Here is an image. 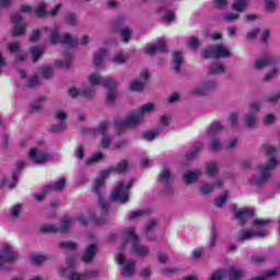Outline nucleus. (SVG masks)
Instances as JSON below:
<instances>
[{
  "label": "nucleus",
  "instance_id": "nucleus-1",
  "mask_svg": "<svg viewBox=\"0 0 280 280\" xmlns=\"http://www.w3.org/2000/svg\"><path fill=\"white\" fill-rule=\"evenodd\" d=\"M262 152L269 156V161L256 166L257 174H254L248 178V184L252 187H265L268 180H270L272 172H275V168L279 165V161L277 160V149L273 145L264 144Z\"/></svg>",
  "mask_w": 280,
  "mask_h": 280
},
{
  "label": "nucleus",
  "instance_id": "nucleus-2",
  "mask_svg": "<svg viewBox=\"0 0 280 280\" xmlns=\"http://www.w3.org/2000/svg\"><path fill=\"white\" fill-rule=\"evenodd\" d=\"M155 110L156 105L154 103H147L141 106L139 112L131 113L125 118H117L114 124L117 135H121V132L128 128H137V126H141V124H143L144 115L154 113Z\"/></svg>",
  "mask_w": 280,
  "mask_h": 280
},
{
  "label": "nucleus",
  "instance_id": "nucleus-3",
  "mask_svg": "<svg viewBox=\"0 0 280 280\" xmlns=\"http://www.w3.org/2000/svg\"><path fill=\"white\" fill-rule=\"evenodd\" d=\"M124 233L127 237L124 246H126V244H130L132 253L138 257H148L150 255V247L141 245V240H139V236L135 234V228L126 229Z\"/></svg>",
  "mask_w": 280,
  "mask_h": 280
},
{
  "label": "nucleus",
  "instance_id": "nucleus-4",
  "mask_svg": "<svg viewBox=\"0 0 280 280\" xmlns=\"http://www.w3.org/2000/svg\"><path fill=\"white\" fill-rule=\"evenodd\" d=\"M50 43L54 45H68V47H78V38L72 37L71 34L65 33L60 35V26H55L50 33Z\"/></svg>",
  "mask_w": 280,
  "mask_h": 280
},
{
  "label": "nucleus",
  "instance_id": "nucleus-5",
  "mask_svg": "<svg viewBox=\"0 0 280 280\" xmlns=\"http://www.w3.org/2000/svg\"><path fill=\"white\" fill-rule=\"evenodd\" d=\"M135 183L133 179L124 184V182H119L116 189L112 192L110 198L116 202H120L121 205H126L128 202V191L132 184Z\"/></svg>",
  "mask_w": 280,
  "mask_h": 280
},
{
  "label": "nucleus",
  "instance_id": "nucleus-6",
  "mask_svg": "<svg viewBox=\"0 0 280 280\" xmlns=\"http://www.w3.org/2000/svg\"><path fill=\"white\" fill-rule=\"evenodd\" d=\"M106 177H104V171L101 173V176L95 180L94 184V191L98 195V206L102 211V215H108V210L110 209V205L104 200V197H102V194L100 192L102 187H104Z\"/></svg>",
  "mask_w": 280,
  "mask_h": 280
},
{
  "label": "nucleus",
  "instance_id": "nucleus-7",
  "mask_svg": "<svg viewBox=\"0 0 280 280\" xmlns=\"http://www.w3.org/2000/svg\"><path fill=\"white\" fill-rule=\"evenodd\" d=\"M202 58H231V50L224 44H218L203 50Z\"/></svg>",
  "mask_w": 280,
  "mask_h": 280
},
{
  "label": "nucleus",
  "instance_id": "nucleus-8",
  "mask_svg": "<svg viewBox=\"0 0 280 280\" xmlns=\"http://www.w3.org/2000/svg\"><path fill=\"white\" fill-rule=\"evenodd\" d=\"M215 89H218V81L210 80V81H206L201 85H197L192 88L189 91V94L195 95V97H202L205 95H208L210 91H215Z\"/></svg>",
  "mask_w": 280,
  "mask_h": 280
},
{
  "label": "nucleus",
  "instance_id": "nucleus-9",
  "mask_svg": "<svg viewBox=\"0 0 280 280\" xmlns=\"http://www.w3.org/2000/svg\"><path fill=\"white\" fill-rule=\"evenodd\" d=\"M116 261L117 264H119L120 266H122L120 275L122 277H126L127 279H129V277H132V275H135V261L133 260H126V256L124 254H118L116 256Z\"/></svg>",
  "mask_w": 280,
  "mask_h": 280
},
{
  "label": "nucleus",
  "instance_id": "nucleus-10",
  "mask_svg": "<svg viewBox=\"0 0 280 280\" xmlns=\"http://www.w3.org/2000/svg\"><path fill=\"white\" fill-rule=\"evenodd\" d=\"M73 219L65 218L61 220V226L47 224L43 226L45 233H67L73 226Z\"/></svg>",
  "mask_w": 280,
  "mask_h": 280
},
{
  "label": "nucleus",
  "instance_id": "nucleus-11",
  "mask_svg": "<svg viewBox=\"0 0 280 280\" xmlns=\"http://www.w3.org/2000/svg\"><path fill=\"white\" fill-rule=\"evenodd\" d=\"M11 23L13 25L12 36H25L27 24L23 22V15L21 13L11 15Z\"/></svg>",
  "mask_w": 280,
  "mask_h": 280
},
{
  "label": "nucleus",
  "instance_id": "nucleus-12",
  "mask_svg": "<svg viewBox=\"0 0 280 280\" xmlns=\"http://www.w3.org/2000/svg\"><path fill=\"white\" fill-rule=\"evenodd\" d=\"M68 117L69 115L67 114V112L62 109H57L55 112V119L59 121V124L51 126L50 128L51 132H55L56 135L63 132L65 129L67 128V124L65 121H67Z\"/></svg>",
  "mask_w": 280,
  "mask_h": 280
},
{
  "label": "nucleus",
  "instance_id": "nucleus-13",
  "mask_svg": "<svg viewBox=\"0 0 280 280\" xmlns=\"http://www.w3.org/2000/svg\"><path fill=\"white\" fill-rule=\"evenodd\" d=\"M128 167H130V162L128 160H121L114 166H109L105 171H103L104 178H108L110 174H126L128 172Z\"/></svg>",
  "mask_w": 280,
  "mask_h": 280
},
{
  "label": "nucleus",
  "instance_id": "nucleus-14",
  "mask_svg": "<svg viewBox=\"0 0 280 280\" xmlns=\"http://www.w3.org/2000/svg\"><path fill=\"white\" fill-rule=\"evenodd\" d=\"M280 56H276L272 54H265L261 58L257 59L254 65V69L261 70L266 69V67L270 65H277L279 62Z\"/></svg>",
  "mask_w": 280,
  "mask_h": 280
},
{
  "label": "nucleus",
  "instance_id": "nucleus-15",
  "mask_svg": "<svg viewBox=\"0 0 280 280\" xmlns=\"http://www.w3.org/2000/svg\"><path fill=\"white\" fill-rule=\"evenodd\" d=\"M30 159L33 163H37V165H43V163H47V161H51V154L40 151L36 148L31 149Z\"/></svg>",
  "mask_w": 280,
  "mask_h": 280
},
{
  "label": "nucleus",
  "instance_id": "nucleus-16",
  "mask_svg": "<svg viewBox=\"0 0 280 280\" xmlns=\"http://www.w3.org/2000/svg\"><path fill=\"white\" fill-rule=\"evenodd\" d=\"M110 130V122H102L96 130H93L94 135H102V147L108 148L112 143L110 138L107 136Z\"/></svg>",
  "mask_w": 280,
  "mask_h": 280
},
{
  "label": "nucleus",
  "instance_id": "nucleus-17",
  "mask_svg": "<svg viewBox=\"0 0 280 280\" xmlns=\"http://www.w3.org/2000/svg\"><path fill=\"white\" fill-rule=\"evenodd\" d=\"M254 237H266V230H260L257 232L242 230L237 235V242H246L248 240H253Z\"/></svg>",
  "mask_w": 280,
  "mask_h": 280
},
{
  "label": "nucleus",
  "instance_id": "nucleus-18",
  "mask_svg": "<svg viewBox=\"0 0 280 280\" xmlns=\"http://www.w3.org/2000/svg\"><path fill=\"white\" fill-rule=\"evenodd\" d=\"M69 95L73 98L80 97V95L81 97L90 98L95 96V90L93 88H85L82 90H78L77 88H70Z\"/></svg>",
  "mask_w": 280,
  "mask_h": 280
},
{
  "label": "nucleus",
  "instance_id": "nucleus-19",
  "mask_svg": "<svg viewBox=\"0 0 280 280\" xmlns=\"http://www.w3.org/2000/svg\"><path fill=\"white\" fill-rule=\"evenodd\" d=\"M167 51V46H165V39H159L158 44L147 46L148 56H154L156 54H165Z\"/></svg>",
  "mask_w": 280,
  "mask_h": 280
},
{
  "label": "nucleus",
  "instance_id": "nucleus-20",
  "mask_svg": "<svg viewBox=\"0 0 280 280\" xmlns=\"http://www.w3.org/2000/svg\"><path fill=\"white\" fill-rule=\"evenodd\" d=\"M105 89H107V102L113 104L117 100V82L113 79H107L105 82Z\"/></svg>",
  "mask_w": 280,
  "mask_h": 280
},
{
  "label": "nucleus",
  "instance_id": "nucleus-21",
  "mask_svg": "<svg viewBox=\"0 0 280 280\" xmlns=\"http://www.w3.org/2000/svg\"><path fill=\"white\" fill-rule=\"evenodd\" d=\"M222 185H224V180L222 178H218L213 184L201 185L199 191L203 196H209V194L213 192L214 189H220Z\"/></svg>",
  "mask_w": 280,
  "mask_h": 280
},
{
  "label": "nucleus",
  "instance_id": "nucleus-22",
  "mask_svg": "<svg viewBox=\"0 0 280 280\" xmlns=\"http://www.w3.org/2000/svg\"><path fill=\"white\" fill-rule=\"evenodd\" d=\"M225 277L230 280H241L243 277H246V271L237 267H229L225 271Z\"/></svg>",
  "mask_w": 280,
  "mask_h": 280
},
{
  "label": "nucleus",
  "instance_id": "nucleus-23",
  "mask_svg": "<svg viewBox=\"0 0 280 280\" xmlns=\"http://www.w3.org/2000/svg\"><path fill=\"white\" fill-rule=\"evenodd\" d=\"M95 255H97V245L91 244L85 248L82 255V261H84V264H91V261L95 259Z\"/></svg>",
  "mask_w": 280,
  "mask_h": 280
},
{
  "label": "nucleus",
  "instance_id": "nucleus-24",
  "mask_svg": "<svg viewBox=\"0 0 280 280\" xmlns=\"http://www.w3.org/2000/svg\"><path fill=\"white\" fill-rule=\"evenodd\" d=\"M202 172L200 170H196V171H187L186 173H184V183H186V185H191L194 183H198V179L200 178Z\"/></svg>",
  "mask_w": 280,
  "mask_h": 280
},
{
  "label": "nucleus",
  "instance_id": "nucleus-25",
  "mask_svg": "<svg viewBox=\"0 0 280 280\" xmlns=\"http://www.w3.org/2000/svg\"><path fill=\"white\" fill-rule=\"evenodd\" d=\"M234 215L236 220L238 221V224H246L248 218H252L253 210H237L234 212Z\"/></svg>",
  "mask_w": 280,
  "mask_h": 280
},
{
  "label": "nucleus",
  "instance_id": "nucleus-26",
  "mask_svg": "<svg viewBox=\"0 0 280 280\" xmlns=\"http://www.w3.org/2000/svg\"><path fill=\"white\" fill-rule=\"evenodd\" d=\"M224 130V126L220 122H212L207 130V135L210 139H215L218 132H222Z\"/></svg>",
  "mask_w": 280,
  "mask_h": 280
},
{
  "label": "nucleus",
  "instance_id": "nucleus-27",
  "mask_svg": "<svg viewBox=\"0 0 280 280\" xmlns=\"http://www.w3.org/2000/svg\"><path fill=\"white\" fill-rule=\"evenodd\" d=\"M150 215V209H140L129 213V220L135 222L141 220L142 218H148Z\"/></svg>",
  "mask_w": 280,
  "mask_h": 280
},
{
  "label": "nucleus",
  "instance_id": "nucleus-28",
  "mask_svg": "<svg viewBox=\"0 0 280 280\" xmlns=\"http://www.w3.org/2000/svg\"><path fill=\"white\" fill-rule=\"evenodd\" d=\"M107 81L108 80H103L100 73H92L88 77V82L92 86H97L100 84H104V86H106Z\"/></svg>",
  "mask_w": 280,
  "mask_h": 280
},
{
  "label": "nucleus",
  "instance_id": "nucleus-29",
  "mask_svg": "<svg viewBox=\"0 0 280 280\" xmlns=\"http://www.w3.org/2000/svg\"><path fill=\"white\" fill-rule=\"evenodd\" d=\"M3 259L4 261H15V259H19V254L13 252L10 246L4 245L3 246Z\"/></svg>",
  "mask_w": 280,
  "mask_h": 280
},
{
  "label": "nucleus",
  "instance_id": "nucleus-30",
  "mask_svg": "<svg viewBox=\"0 0 280 280\" xmlns=\"http://www.w3.org/2000/svg\"><path fill=\"white\" fill-rule=\"evenodd\" d=\"M218 172H220V168L218 167V162H207L206 163V174L207 176H218Z\"/></svg>",
  "mask_w": 280,
  "mask_h": 280
},
{
  "label": "nucleus",
  "instance_id": "nucleus-31",
  "mask_svg": "<svg viewBox=\"0 0 280 280\" xmlns=\"http://www.w3.org/2000/svg\"><path fill=\"white\" fill-rule=\"evenodd\" d=\"M245 128H254L257 124V114H245L244 116Z\"/></svg>",
  "mask_w": 280,
  "mask_h": 280
},
{
  "label": "nucleus",
  "instance_id": "nucleus-32",
  "mask_svg": "<svg viewBox=\"0 0 280 280\" xmlns=\"http://www.w3.org/2000/svg\"><path fill=\"white\" fill-rule=\"evenodd\" d=\"M35 15L38 16V19H45L46 16H49L47 4H45V2H42L36 7Z\"/></svg>",
  "mask_w": 280,
  "mask_h": 280
},
{
  "label": "nucleus",
  "instance_id": "nucleus-33",
  "mask_svg": "<svg viewBox=\"0 0 280 280\" xmlns=\"http://www.w3.org/2000/svg\"><path fill=\"white\" fill-rule=\"evenodd\" d=\"M173 65L175 73H180V66L183 65V55H180V52L173 55Z\"/></svg>",
  "mask_w": 280,
  "mask_h": 280
},
{
  "label": "nucleus",
  "instance_id": "nucleus-34",
  "mask_svg": "<svg viewBox=\"0 0 280 280\" xmlns=\"http://www.w3.org/2000/svg\"><path fill=\"white\" fill-rule=\"evenodd\" d=\"M65 185H67V180L65 178H61L57 182H55L54 184L51 185H48L47 187L48 190L51 192V191H62V189H65Z\"/></svg>",
  "mask_w": 280,
  "mask_h": 280
},
{
  "label": "nucleus",
  "instance_id": "nucleus-35",
  "mask_svg": "<svg viewBox=\"0 0 280 280\" xmlns=\"http://www.w3.org/2000/svg\"><path fill=\"white\" fill-rule=\"evenodd\" d=\"M106 60V49L101 48L94 54V65L100 66Z\"/></svg>",
  "mask_w": 280,
  "mask_h": 280
},
{
  "label": "nucleus",
  "instance_id": "nucleus-36",
  "mask_svg": "<svg viewBox=\"0 0 280 280\" xmlns=\"http://www.w3.org/2000/svg\"><path fill=\"white\" fill-rule=\"evenodd\" d=\"M247 7L248 0H236L232 4V10H234L235 12H244V10H246Z\"/></svg>",
  "mask_w": 280,
  "mask_h": 280
},
{
  "label": "nucleus",
  "instance_id": "nucleus-37",
  "mask_svg": "<svg viewBox=\"0 0 280 280\" xmlns=\"http://www.w3.org/2000/svg\"><path fill=\"white\" fill-rule=\"evenodd\" d=\"M226 71V68H224V65L221 62L213 63L210 67L209 73H212L213 75H218L220 73H224Z\"/></svg>",
  "mask_w": 280,
  "mask_h": 280
},
{
  "label": "nucleus",
  "instance_id": "nucleus-38",
  "mask_svg": "<svg viewBox=\"0 0 280 280\" xmlns=\"http://www.w3.org/2000/svg\"><path fill=\"white\" fill-rule=\"evenodd\" d=\"M104 160V154L102 152L94 153L90 159L85 161V165H95L96 163H100V161Z\"/></svg>",
  "mask_w": 280,
  "mask_h": 280
},
{
  "label": "nucleus",
  "instance_id": "nucleus-39",
  "mask_svg": "<svg viewBox=\"0 0 280 280\" xmlns=\"http://www.w3.org/2000/svg\"><path fill=\"white\" fill-rule=\"evenodd\" d=\"M118 32L124 43H128V40H130V37L132 36V31H130V27L124 26L119 28Z\"/></svg>",
  "mask_w": 280,
  "mask_h": 280
},
{
  "label": "nucleus",
  "instance_id": "nucleus-40",
  "mask_svg": "<svg viewBox=\"0 0 280 280\" xmlns=\"http://www.w3.org/2000/svg\"><path fill=\"white\" fill-rule=\"evenodd\" d=\"M60 248L63 250H75L78 248V244H75L73 241H63L59 243Z\"/></svg>",
  "mask_w": 280,
  "mask_h": 280
},
{
  "label": "nucleus",
  "instance_id": "nucleus-41",
  "mask_svg": "<svg viewBox=\"0 0 280 280\" xmlns=\"http://www.w3.org/2000/svg\"><path fill=\"white\" fill-rule=\"evenodd\" d=\"M31 54L33 56V62H38V58L45 54V50L40 47L34 46L31 48Z\"/></svg>",
  "mask_w": 280,
  "mask_h": 280
},
{
  "label": "nucleus",
  "instance_id": "nucleus-42",
  "mask_svg": "<svg viewBox=\"0 0 280 280\" xmlns=\"http://www.w3.org/2000/svg\"><path fill=\"white\" fill-rule=\"evenodd\" d=\"M228 198H229V191H224L219 198L214 200V206L218 207L219 209L224 207Z\"/></svg>",
  "mask_w": 280,
  "mask_h": 280
},
{
  "label": "nucleus",
  "instance_id": "nucleus-43",
  "mask_svg": "<svg viewBox=\"0 0 280 280\" xmlns=\"http://www.w3.org/2000/svg\"><path fill=\"white\" fill-rule=\"evenodd\" d=\"M200 150H202V144H195L192 150L188 151V153L186 154L187 159H194L195 156H198V154H200Z\"/></svg>",
  "mask_w": 280,
  "mask_h": 280
},
{
  "label": "nucleus",
  "instance_id": "nucleus-44",
  "mask_svg": "<svg viewBox=\"0 0 280 280\" xmlns=\"http://www.w3.org/2000/svg\"><path fill=\"white\" fill-rule=\"evenodd\" d=\"M267 260L268 256L266 255H255L250 258V264H253V266H259V264H264Z\"/></svg>",
  "mask_w": 280,
  "mask_h": 280
},
{
  "label": "nucleus",
  "instance_id": "nucleus-45",
  "mask_svg": "<svg viewBox=\"0 0 280 280\" xmlns=\"http://www.w3.org/2000/svg\"><path fill=\"white\" fill-rule=\"evenodd\" d=\"M217 242H218V230H215V228H212L210 240L208 242L209 248L215 247Z\"/></svg>",
  "mask_w": 280,
  "mask_h": 280
},
{
  "label": "nucleus",
  "instance_id": "nucleus-46",
  "mask_svg": "<svg viewBox=\"0 0 280 280\" xmlns=\"http://www.w3.org/2000/svg\"><path fill=\"white\" fill-rule=\"evenodd\" d=\"M113 62L124 65V62H128V56L124 55V52H117L113 58Z\"/></svg>",
  "mask_w": 280,
  "mask_h": 280
},
{
  "label": "nucleus",
  "instance_id": "nucleus-47",
  "mask_svg": "<svg viewBox=\"0 0 280 280\" xmlns=\"http://www.w3.org/2000/svg\"><path fill=\"white\" fill-rule=\"evenodd\" d=\"M159 178L161 180V183H170L171 178H172V173L170 172V170L164 168L161 174L159 175Z\"/></svg>",
  "mask_w": 280,
  "mask_h": 280
},
{
  "label": "nucleus",
  "instance_id": "nucleus-48",
  "mask_svg": "<svg viewBox=\"0 0 280 280\" xmlns=\"http://www.w3.org/2000/svg\"><path fill=\"white\" fill-rule=\"evenodd\" d=\"M266 102H269L270 104H277V102H279L280 100V92L276 91L272 94H269L266 96Z\"/></svg>",
  "mask_w": 280,
  "mask_h": 280
},
{
  "label": "nucleus",
  "instance_id": "nucleus-49",
  "mask_svg": "<svg viewBox=\"0 0 280 280\" xmlns=\"http://www.w3.org/2000/svg\"><path fill=\"white\" fill-rule=\"evenodd\" d=\"M65 21L67 23V25H78V18L75 16L74 13H68L66 16H65Z\"/></svg>",
  "mask_w": 280,
  "mask_h": 280
},
{
  "label": "nucleus",
  "instance_id": "nucleus-50",
  "mask_svg": "<svg viewBox=\"0 0 280 280\" xmlns=\"http://www.w3.org/2000/svg\"><path fill=\"white\" fill-rule=\"evenodd\" d=\"M276 75H279V68H273L270 72L265 74L262 82H270V80H273Z\"/></svg>",
  "mask_w": 280,
  "mask_h": 280
},
{
  "label": "nucleus",
  "instance_id": "nucleus-51",
  "mask_svg": "<svg viewBox=\"0 0 280 280\" xmlns=\"http://www.w3.org/2000/svg\"><path fill=\"white\" fill-rule=\"evenodd\" d=\"M46 194H50V191H49V186H45V187L43 188L42 194H35V195H34V198H35V200H37V202H43V200H45Z\"/></svg>",
  "mask_w": 280,
  "mask_h": 280
},
{
  "label": "nucleus",
  "instance_id": "nucleus-52",
  "mask_svg": "<svg viewBox=\"0 0 280 280\" xmlns=\"http://www.w3.org/2000/svg\"><path fill=\"white\" fill-rule=\"evenodd\" d=\"M159 226V220L152 219L150 222L147 223L144 231L145 233H150L151 231H154Z\"/></svg>",
  "mask_w": 280,
  "mask_h": 280
},
{
  "label": "nucleus",
  "instance_id": "nucleus-53",
  "mask_svg": "<svg viewBox=\"0 0 280 280\" xmlns=\"http://www.w3.org/2000/svg\"><path fill=\"white\" fill-rule=\"evenodd\" d=\"M145 82L135 81L130 84V91H143Z\"/></svg>",
  "mask_w": 280,
  "mask_h": 280
},
{
  "label": "nucleus",
  "instance_id": "nucleus-54",
  "mask_svg": "<svg viewBox=\"0 0 280 280\" xmlns=\"http://www.w3.org/2000/svg\"><path fill=\"white\" fill-rule=\"evenodd\" d=\"M47 259L48 258L45 255H33L32 258H31V261L33 264L38 265V264H45V261H47Z\"/></svg>",
  "mask_w": 280,
  "mask_h": 280
},
{
  "label": "nucleus",
  "instance_id": "nucleus-55",
  "mask_svg": "<svg viewBox=\"0 0 280 280\" xmlns=\"http://www.w3.org/2000/svg\"><path fill=\"white\" fill-rule=\"evenodd\" d=\"M23 209V206L21 203H18L15 206H13L10 210V214L12 218H19L21 211Z\"/></svg>",
  "mask_w": 280,
  "mask_h": 280
},
{
  "label": "nucleus",
  "instance_id": "nucleus-56",
  "mask_svg": "<svg viewBox=\"0 0 280 280\" xmlns=\"http://www.w3.org/2000/svg\"><path fill=\"white\" fill-rule=\"evenodd\" d=\"M10 54H19L21 51V44L19 42H13L8 45Z\"/></svg>",
  "mask_w": 280,
  "mask_h": 280
},
{
  "label": "nucleus",
  "instance_id": "nucleus-57",
  "mask_svg": "<svg viewBox=\"0 0 280 280\" xmlns=\"http://www.w3.org/2000/svg\"><path fill=\"white\" fill-rule=\"evenodd\" d=\"M221 148H222V142L220 141V139L214 138L210 143L211 152H218V150H220Z\"/></svg>",
  "mask_w": 280,
  "mask_h": 280
},
{
  "label": "nucleus",
  "instance_id": "nucleus-58",
  "mask_svg": "<svg viewBox=\"0 0 280 280\" xmlns=\"http://www.w3.org/2000/svg\"><path fill=\"white\" fill-rule=\"evenodd\" d=\"M187 43H188V47H190V49H198V47L200 45V40L196 36L189 37Z\"/></svg>",
  "mask_w": 280,
  "mask_h": 280
},
{
  "label": "nucleus",
  "instance_id": "nucleus-59",
  "mask_svg": "<svg viewBox=\"0 0 280 280\" xmlns=\"http://www.w3.org/2000/svg\"><path fill=\"white\" fill-rule=\"evenodd\" d=\"M261 109V103L254 102L249 104V114L257 115Z\"/></svg>",
  "mask_w": 280,
  "mask_h": 280
},
{
  "label": "nucleus",
  "instance_id": "nucleus-60",
  "mask_svg": "<svg viewBox=\"0 0 280 280\" xmlns=\"http://www.w3.org/2000/svg\"><path fill=\"white\" fill-rule=\"evenodd\" d=\"M74 156H75V159H78L79 161H82V159H84V145L79 144V145L77 147Z\"/></svg>",
  "mask_w": 280,
  "mask_h": 280
},
{
  "label": "nucleus",
  "instance_id": "nucleus-61",
  "mask_svg": "<svg viewBox=\"0 0 280 280\" xmlns=\"http://www.w3.org/2000/svg\"><path fill=\"white\" fill-rule=\"evenodd\" d=\"M275 121H277V117L275 116V114H268L264 118L265 126H272V124H275Z\"/></svg>",
  "mask_w": 280,
  "mask_h": 280
},
{
  "label": "nucleus",
  "instance_id": "nucleus-62",
  "mask_svg": "<svg viewBox=\"0 0 280 280\" xmlns=\"http://www.w3.org/2000/svg\"><path fill=\"white\" fill-rule=\"evenodd\" d=\"M271 222L270 219H256L254 220V226H268Z\"/></svg>",
  "mask_w": 280,
  "mask_h": 280
},
{
  "label": "nucleus",
  "instance_id": "nucleus-63",
  "mask_svg": "<svg viewBox=\"0 0 280 280\" xmlns=\"http://www.w3.org/2000/svg\"><path fill=\"white\" fill-rule=\"evenodd\" d=\"M265 278L268 279L270 277H279L280 275V269L279 268H275V269H269L267 271H265Z\"/></svg>",
  "mask_w": 280,
  "mask_h": 280
},
{
  "label": "nucleus",
  "instance_id": "nucleus-64",
  "mask_svg": "<svg viewBox=\"0 0 280 280\" xmlns=\"http://www.w3.org/2000/svg\"><path fill=\"white\" fill-rule=\"evenodd\" d=\"M240 19V13H225L223 14V21H237Z\"/></svg>",
  "mask_w": 280,
  "mask_h": 280
}]
</instances>
